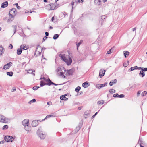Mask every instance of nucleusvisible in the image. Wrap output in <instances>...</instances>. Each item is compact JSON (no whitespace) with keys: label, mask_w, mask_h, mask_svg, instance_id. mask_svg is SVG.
Masks as SVG:
<instances>
[{"label":"nucleus","mask_w":147,"mask_h":147,"mask_svg":"<svg viewBox=\"0 0 147 147\" xmlns=\"http://www.w3.org/2000/svg\"><path fill=\"white\" fill-rule=\"evenodd\" d=\"M59 57L61 59L66 63L68 65H70L72 62V58L73 57L71 53H69L68 56L65 54H60Z\"/></svg>","instance_id":"obj_1"},{"label":"nucleus","mask_w":147,"mask_h":147,"mask_svg":"<svg viewBox=\"0 0 147 147\" xmlns=\"http://www.w3.org/2000/svg\"><path fill=\"white\" fill-rule=\"evenodd\" d=\"M17 13V11L15 8H12L10 11L9 13V17L8 21H12L13 19V17Z\"/></svg>","instance_id":"obj_2"},{"label":"nucleus","mask_w":147,"mask_h":147,"mask_svg":"<svg viewBox=\"0 0 147 147\" xmlns=\"http://www.w3.org/2000/svg\"><path fill=\"white\" fill-rule=\"evenodd\" d=\"M37 134L41 139H44L46 135L42 131L41 127H40L37 131Z\"/></svg>","instance_id":"obj_3"},{"label":"nucleus","mask_w":147,"mask_h":147,"mask_svg":"<svg viewBox=\"0 0 147 147\" xmlns=\"http://www.w3.org/2000/svg\"><path fill=\"white\" fill-rule=\"evenodd\" d=\"M4 140L6 142H11L13 140V138L10 136H6L4 137Z\"/></svg>","instance_id":"obj_4"},{"label":"nucleus","mask_w":147,"mask_h":147,"mask_svg":"<svg viewBox=\"0 0 147 147\" xmlns=\"http://www.w3.org/2000/svg\"><path fill=\"white\" fill-rule=\"evenodd\" d=\"M8 120L7 118H6L4 116L0 115V121L1 122L6 123L8 122Z\"/></svg>","instance_id":"obj_5"},{"label":"nucleus","mask_w":147,"mask_h":147,"mask_svg":"<svg viewBox=\"0 0 147 147\" xmlns=\"http://www.w3.org/2000/svg\"><path fill=\"white\" fill-rule=\"evenodd\" d=\"M12 63L11 62L8 63L7 64L5 65L3 67V69H9L10 66H11Z\"/></svg>","instance_id":"obj_6"},{"label":"nucleus","mask_w":147,"mask_h":147,"mask_svg":"<svg viewBox=\"0 0 147 147\" xmlns=\"http://www.w3.org/2000/svg\"><path fill=\"white\" fill-rule=\"evenodd\" d=\"M83 124V122H81L79 123L78 126H77L75 129L76 133L77 132L81 127Z\"/></svg>","instance_id":"obj_7"},{"label":"nucleus","mask_w":147,"mask_h":147,"mask_svg":"<svg viewBox=\"0 0 147 147\" xmlns=\"http://www.w3.org/2000/svg\"><path fill=\"white\" fill-rule=\"evenodd\" d=\"M107 83H105L103 84H98L96 85V87L98 89H100L102 87L107 86Z\"/></svg>","instance_id":"obj_8"},{"label":"nucleus","mask_w":147,"mask_h":147,"mask_svg":"<svg viewBox=\"0 0 147 147\" xmlns=\"http://www.w3.org/2000/svg\"><path fill=\"white\" fill-rule=\"evenodd\" d=\"M50 5V7L51 8V10H55L56 9L57 6L55 5V3H51L49 4Z\"/></svg>","instance_id":"obj_9"},{"label":"nucleus","mask_w":147,"mask_h":147,"mask_svg":"<svg viewBox=\"0 0 147 147\" xmlns=\"http://www.w3.org/2000/svg\"><path fill=\"white\" fill-rule=\"evenodd\" d=\"M22 124L24 127L27 126L29 124V120L28 119L24 120L22 122Z\"/></svg>","instance_id":"obj_10"},{"label":"nucleus","mask_w":147,"mask_h":147,"mask_svg":"<svg viewBox=\"0 0 147 147\" xmlns=\"http://www.w3.org/2000/svg\"><path fill=\"white\" fill-rule=\"evenodd\" d=\"M8 1H6L2 3L1 7L2 8H5L7 7L8 6Z\"/></svg>","instance_id":"obj_11"},{"label":"nucleus","mask_w":147,"mask_h":147,"mask_svg":"<svg viewBox=\"0 0 147 147\" xmlns=\"http://www.w3.org/2000/svg\"><path fill=\"white\" fill-rule=\"evenodd\" d=\"M105 72V70L101 69L100 71L99 76L100 77V78H102L104 76Z\"/></svg>","instance_id":"obj_12"},{"label":"nucleus","mask_w":147,"mask_h":147,"mask_svg":"<svg viewBox=\"0 0 147 147\" xmlns=\"http://www.w3.org/2000/svg\"><path fill=\"white\" fill-rule=\"evenodd\" d=\"M38 125V121L37 120L33 121L32 123V126L33 127H35Z\"/></svg>","instance_id":"obj_13"},{"label":"nucleus","mask_w":147,"mask_h":147,"mask_svg":"<svg viewBox=\"0 0 147 147\" xmlns=\"http://www.w3.org/2000/svg\"><path fill=\"white\" fill-rule=\"evenodd\" d=\"M66 96V94L61 96L60 97V99L61 100H64L65 101L67 100L68 98L65 97Z\"/></svg>","instance_id":"obj_14"},{"label":"nucleus","mask_w":147,"mask_h":147,"mask_svg":"<svg viewBox=\"0 0 147 147\" xmlns=\"http://www.w3.org/2000/svg\"><path fill=\"white\" fill-rule=\"evenodd\" d=\"M129 52L127 51H123V54L125 57L126 58L129 54Z\"/></svg>","instance_id":"obj_15"},{"label":"nucleus","mask_w":147,"mask_h":147,"mask_svg":"<svg viewBox=\"0 0 147 147\" xmlns=\"http://www.w3.org/2000/svg\"><path fill=\"white\" fill-rule=\"evenodd\" d=\"M20 48L23 50H26L28 49V47L24 45H22L20 46Z\"/></svg>","instance_id":"obj_16"},{"label":"nucleus","mask_w":147,"mask_h":147,"mask_svg":"<svg viewBox=\"0 0 147 147\" xmlns=\"http://www.w3.org/2000/svg\"><path fill=\"white\" fill-rule=\"evenodd\" d=\"M117 82V80L116 79H115L113 81L110 82L109 83V85L111 86L113 85V84H116Z\"/></svg>","instance_id":"obj_17"},{"label":"nucleus","mask_w":147,"mask_h":147,"mask_svg":"<svg viewBox=\"0 0 147 147\" xmlns=\"http://www.w3.org/2000/svg\"><path fill=\"white\" fill-rule=\"evenodd\" d=\"M45 81H46L47 85L50 86L51 85V82H52L50 80L49 78H48L47 79H46Z\"/></svg>","instance_id":"obj_18"},{"label":"nucleus","mask_w":147,"mask_h":147,"mask_svg":"<svg viewBox=\"0 0 147 147\" xmlns=\"http://www.w3.org/2000/svg\"><path fill=\"white\" fill-rule=\"evenodd\" d=\"M138 68V67L137 66H135L134 67H132L129 69V72L132 71L135 69H137V68Z\"/></svg>","instance_id":"obj_19"},{"label":"nucleus","mask_w":147,"mask_h":147,"mask_svg":"<svg viewBox=\"0 0 147 147\" xmlns=\"http://www.w3.org/2000/svg\"><path fill=\"white\" fill-rule=\"evenodd\" d=\"M145 73H144V71L142 70H141L140 71V72L139 74V76H140L143 77L145 76Z\"/></svg>","instance_id":"obj_20"},{"label":"nucleus","mask_w":147,"mask_h":147,"mask_svg":"<svg viewBox=\"0 0 147 147\" xmlns=\"http://www.w3.org/2000/svg\"><path fill=\"white\" fill-rule=\"evenodd\" d=\"M88 83L87 82H86L83 83L82 86L84 88H86L88 87Z\"/></svg>","instance_id":"obj_21"},{"label":"nucleus","mask_w":147,"mask_h":147,"mask_svg":"<svg viewBox=\"0 0 147 147\" xmlns=\"http://www.w3.org/2000/svg\"><path fill=\"white\" fill-rule=\"evenodd\" d=\"M50 5H49V4L46 5L45 6V9L49 11L51 10V7H50Z\"/></svg>","instance_id":"obj_22"},{"label":"nucleus","mask_w":147,"mask_h":147,"mask_svg":"<svg viewBox=\"0 0 147 147\" xmlns=\"http://www.w3.org/2000/svg\"><path fill=\"white\" fill-rule=\"evenodd\" d=\"M73 72V71L72 69H70L68 70L67 72V73L69 75H72Z\"/></svg>","instance_id":"obj_23"},{"label":"nucleus","mask_w":147,"mask_h":147,"mask_svg":"<svg viewBox=\"0 0 147 147\" xmlns=\"http://www.w3.org/2000/svg\"><path fill=\"white\" fill-rule=\"evenodd\" d=\"M22 49L20 48V49L19 48L17 50V53L18 55H20L21 54V53L22 52Z\"/></svg>","instance_id":"obj_24"},{"label":"nucleus","mask_w":147,"mask_h":147,"mask_svg":"<svg viewBox=\"0 0 147 147\" xmlns=\"http://www.w3.org/2000/svg\"><path fill=\"white\" fill-rule=\"evenodd\" d=\"M12 27L13 28V31L14 32L13 34H14L15 33L16 31L17 26L16 25H13L12 26Z\"/></svg>","instance_id":"obj_25"},{"label":"nucleus","mask_w":147,"mask_h":147,"mask_svg":"<svg viewBox=\"0 0 147 147\" xmlns=\"http://www.w3.org/2000/svg\"><path fill=\"white\" fill-rule=\"evenodd\" d=\"M95 3L96 5H100L101 1L100 0H95Z\"/></svg>","instance_id":"obj_26"},{"label":"nucleus","mask_w":147,"mask_h":147,"mask_svg":"<svg viewBox=\"0 0 147 147\" xmlns=\"http://www.w3.org/2000/svg\"><path fill=\"white\" fill-rule=\"evenodd\" d=\"M24 127L25 129L27 131H29L30 129V127L28 126V125Z\"/></svg>","instance_id":"obj_27"},{"label":"nucleus","mask_w":147,"mask_h":147,"mask_svg":"<svg viewBox=\"0 0 147 147\" xmlns=\"http://www.w3.org/2000/svg\"><path fill=\"white\" fill-rule=\"evenodd\" d=\"M7 74L10 76H12L13 74V73L12 71L7 72Z\"/></svg>","instance_id":"obj_28"},{"label":"nucleus","mask_w":147,"mask_h":147,"mask_svg":"<svg viewBox=\"0 0 147 147\" xmlns=\"http://www.w3.org/2000/svg\"><path fill=\"white\" fill-rule=\"evenodd\" d=\"M55 115H47L46 117L44 119H43L42 120V121H43L45 120V119L49 118L50 117H55Z\"/></svg>","instance_id":"obj_29"},{"label":"nucleus","mask_w":147,"mask_h":147,"mask_svg":"<svg viewBox=\"0 0 147 147\" xmlns=\"http://www.w3.org/2000/svg\"><path fill=\"white\" fill-rule=\"evenodd\" d=\"M59 37V35L58 34H55L54 35L53 38L54 40L57 39Z\"/></svg>","instance_id":"obj_30"},{"label":"nucleus","mask_w":147,"mask_h":147,"mask_svg":"<svg viewBox=\"0 0 147 147\" xmlns=\"http://www.w3.org/2000/svg\"><path fill=\"white\" fill-rule=\"evenodd\" d=\"M40 86H43L45 85H47V83H45L42 81H41L40 82Z\"/></svg>","instance_id":"obj_31"},{"label":"nucleus","mask_w":147,"mask_h":147,"mask_svg":"<svg viewBox=\"0 0 147 147\" xmlns=\"http://www.w3.org/2000/svg\"><path fill=\"white\" fill-rule=\"evenodd\" d=\"M3 50L4 49L2 47L0 46V55H2Z\"/></svg>","instance_id":"obj_32"},{"label":"nucleus","mask_w":147,"mask_h":147,"mask_svg":"<svg viewBox=\"0 0 147 147\" xmlns=\"http://www.w3.org/2000/svg\"><path fill=\"white\" fill-rule=\"evenodd\" d=\"M81 89V87L80 86H78L76 87L75 89V91L77 92H78Z\"/></svg>","instance_id":"obj_33"},{"label":"nucleus","mask_w":147,"mask_h":147,"mask_svg":"<svg viewBox=\"0 0 147 147\" xmlns=\"http://www.w3.org/2000/svg\"><path fill=\"white\" fill-rule=\"evenodd\" d=\"M104 103V101L103 100H101L100 101H98L97 102V104L98 105L103 104Z\"/></svg>","instance_id":"obj_34"},{"label":"nucleus","mask_w":147,"mask_h":147,"mask_svg":"<svg viewBox=\"0 0 147 147\" xmlns=\"http://www.w3.org/2000/svg\"><path fill=\"white\" fill-rule=\"evenodd\" d=\"M82 42V40H81L79 42H78L77 44H76L77 49H78V48L79 47L80 45L81 44Z\"/></svg>","instance_id":"obj_35"},{"label":"nucleus","mask_w":147,"mask_h":147,"mask_svg":"<svg viewBox=\"0 0 147 147\" xmlns=\"http://www.w3.org/2000/svg\"><path fill=\"white\" fill-rule=\"evenodd\" d=\"M129 61H128L127 62L124 63H123V66L125 67H126L129 65Z\"/></svg>","instance_id":"obj_36"},{"label":"nucleus","mask_w":147,"mask_h":147,"mask_svg":"<svg viewBox=\"0 0 147 147\" xmlns=\"http://www.w3.org/2000/svg\"><path fill=\"white\" fill-rule=\"evenodd\" d=\"M109 91L110 93H114L115 92V90L112 89L110 90Z\"/></svg>","instance_id":"obj_37"},{"label":"nucleus","mask_w":147,"mask_h":147,"mask_svg":"<svg viewBox=\"0 0 147 147\" xmlns=\"http://www.w3.org/2000/svg\"><path fill=\"white\" fill-rule=\"evenodd\" d=\"M33 72V70L32 69H29L28 70V73L29 74H32L34 76L35 74L34 72V73H32Z\"/></svg>","instance_id":"obj_38"},{"label":"nucleus","mask_w":147,"mask_h":147,"mask_svg":"<svg viewBox=\"0 0 147 147\" xmlns=\"http://www.w3.org/2000/svg\"><path fill=\"white\" fill-rule=\"evenodd\" d=\"M8 128V126L7 125H5L3 127V130H5L6 129H7Z\"/></svg>","instance_id":"obj_39"},{"label":"nucleus","mask_w":147,"mask_h":147,"mask_svg":"<svg viewBox=\"0 0 147 147\" xmlns=\"http://www.w3.org/2000/svg\"><path fill=\"white\" fill-rule=\"evenodd\" d=\"M36 101V100L35 99H33L32 100H31L29 102V104H31L32 102H35Z\"/></svg>","instance_id":"obj_40"},{"label":"nucleus","mask_w":147,"mask_h":147,"mask_svg":"<svg viewBox=\"0 0 147 147\" xmlns=\"http://www.w3.org/2000/svg\"><path fill=\"white\" fill-rule=\"evenodd\" d=\"M147 94V92L146 91H144L142 93V96H144Z\"/></svg>","instance_id":"obj_41"},{"label":"nucleus","mask_w":147,"mask_h":147,"mask_svg":"<svg viewBox=\"0 0 147 147\" xmlns=\"http://www.w3.org/2000/svg\"><path fill=\"white\" fill-rule=\"evenodd\" d=\"M39 86H34L33 87V89L34 90H37L39 88Z\"/></svg>","instance_id":"obj_42"},{"label":"nucleus","mask_w":147,"mask_h":147,"mask_svg":"<svg viewBox=\"0 0 147 147\" xmlns=\"http://www.w3.org/2000/svg\"><path fill=\"white\" fill-rule=\"evenodd\" d=\"M125 96V95L124 94H121L120 95H119L118 96V97L120 98H123Z\"/></svg>","instance_id":"obj_43"},{"label":"nucleus","mask_w":147,"mask_h":147,"mask_svg":"<svg viewBox=\"0 0 147 147\" xmlns=\"http://www.w3.org/2000/svg\"><path fill=\"white\" fill-rule=\"evenodd\" d=\"M119 96V95L118 94L116 93L115 94H113V96L114 97H118V96Z\"/></svg>","instance_id":"obj_44"},{"label":"nucleus","mask_w":147,"mask_h":147,"mask_svg":"<svg viewBox=\"0 0 147 147\" xmlns=\"http://www.w3.org/2000/svg\"><path fill=\"white\" fill-rule=\"evenodd\" d=\"M142 71H147V68H143L142 69Z\"/></svg>","instance_id":"obj_45"},{"label":"nucleus","mask_w":147,"mask_h":147,"mask_svg":"<svg viewBox=\"0 0 147 147\" xmlns=\"http://www.w3.org/2000/svg\"><path fill=\"white\" fill-rule=\"evenodd\" d=\"M106 18V16H105V15L102 16H101V18L102 19L101 20H102L103 19H105Z\"/></svg>","instance_id":"obj_46"},{"label":"nucleus","mask_w":147,"mask_h":147,"mask_svg":"<svg viewBox=\"0 0 147 147\" xmlns=\"http://www.w3.org/2000/svg\"><path fill=\"white\" fill-rule=\"evenodd\" d=\"M51 82V84H53V85H54L55 86H57V85H61L62 84H56L54 83L53 82Z\"/></svg>","instance_id":"obj_47"},{"label":"nucleus","mask_w":147,"mask_h":147,"mask_svg":"<svg viewBox=\"0 0 147 147\" xmlns=\"http://www.w3.org/2000/svg\"><path fill=\"white\" fill-rule=\"evenodd\" d=\"M32 12H35V11H31V10H30V11L29 12V11H27V10H26V11H25V13H28L29 12H30V13H32Z\"/></svg>","instance_id":"obj_48"},{"label":"nucleus","mask_w":147,"mask_h":147,"mask_svg":"<svg viewBox=\"0 0 147 147\" xmlns=\"http://www.w3.org/2000/svg\"><path fill=\"white\" fill-rule=\"evenodd\" d=\"M73 1L74 3H75V5H76L78 2V0H73Z\"/></svg>","instance_id":"obj_49"},{"label":"nucleus","mask_w":147,"mask_h":147,"mask_svg":"<svg viewBox=\"0 0 147 147\" xmlns=\"http://www.w3.org/2000/svg\"><path fill=\"white\" fill-rule=\"evenodd\" d=\"M71 5L72 6V9L73 8V6L75 5V3H74V2L72 1L71 3Z\"/></svg>","instance_id":"obj_50"},{"label":"nucleus","mask_w":147,"mask_h":147,"mask_svg":"<svg viewBox=\"0 0 147 147\" xmlns=\"http://www.w3.org/2000/svg\"><path fill=\"white\" fill-rule=\"evenodd\" d=\"M111 49H110L109 51H108L107 52V53L108 54H110L112 53V52L111 51Z\"/></svg>","instance_id":"obj_51"},{"label":"nucleus","mask_w":147,"mask_h":147,"mask_svg":"<svg viewBox=\"0 0 147 147\" xmlns=\"http://www.w3.org/2000/svg\"><path fill=\"white\" fill-rule=\"evenodd\" d=\"M13 45L11 44H10V45L9 47V48H10L11 49H12L13 48Z\"/></svg>","instance_id":"obj_52"},{"label":"nucleus","mask_w":147,"mask_h":147,"mask_svg":"<svg viewBox=\"0 0 147 147\" xmlns=\"http://www.w3.org/2000/svg\"><path fill=\"white\" fill-rule=\"evenodd\" d=\"M83 2V0H78V2L80 3H82Z\"/></svg>","instance_id":"obj_53"},{"label":"nucleus","mask_w":147,"mask_h":147,"mask_svg":"<svg viewBox=\"0 0 147 147\" xmlns=\"http://www.w3.org/2000/svg\"><path fill=\"white\" fill-rule=\"evenodd\" d=\"M47 104L48 105H51L52 103L51 102H47Z\"/></svg>","instance_id":"obj_54"},{"label":"nucleus","mask_w":147,"mask_h":147,"mask_svg":"<svg viewBox=\"0 0 147 147\" xmlns=\"http://www.w3.org/2000/svg\"><path fill=\"white\" fill-rule=\"evenodd\" d=\"M100 22H101V26H102L103 25V21L102 20H100Z\"/></svg>","instance_id":"obj_55"},{"label":"nucleus","mask_w":147,"mask_h":147,"mask_svg":"<svg viewBox=\"0 0 147 147\" xmlns=\"http://www.w3.org/2000/svg\"><path fill=\"white\" fill-rule=\"evenodd\" d=\"M46 36L47 37L49 36V33L47 32H46L45 33Z\"/></svg>","instance_id":"obj_56"},{"label":"nucleus","mask_w":147,"mask_h":147,"mask_svg":"<svg viewBox=\"0 0 147 147\" xmlns=\"http://www.w3.org/2000/svg\"><path fill=\"white\" fill-rule=\"evenodd\" d=\"M4 143V140H2L0 142V144H3Z\"/></svg>","instance_id":"obj_57"},{"label":"nucleus","mask_w":147,"mask_h":147,"mask_svg":"<svg viewBox=\"0 0 147 147\" xmlns=\"http://www.w3.org/2000/svg\"><path fill=\"white\" fill-rule=\"evenodd\" d=\"M143 68V67H138L137 68V69H138V70H142V69Z\"/></svg>","instance_id":"obj_58"},{"label":"nucleus","mask_w":147,"mask_h":147,"mask_svg":"<svg viewBox=\"0 0 147 147\" xmlns=\"http://www.w3.org/2000/svg\"><path fill=\"white\" fill-rule=\"evenodd\" d=\"M47 38V36H44L43 38V41H44L46 40Z\"/></svg>","instance_id":"obj_59"},{"label":"nucleus","mask_w":147,"mask_h":147,"mask_svg":"<svg viewBox=\"0 0 147 147\" xmlns=\"http://www.w3.org/2000/svg\"><path fill=\"white\" fill-rule=\"evenodd\" d=\"M16 90V88H13L11 90V91L12 92H13L15 91Z\"/></svg>","instance_id":"obj_60"},{"label":"nucleus","mask_w":147,"mask_h":147,"mask_svg":"<svg viewBox=\"0 0 147 147\" xmlns=\"http://www.w3.org/2000/svg\"><path fill=\"white\" fill-rule=\"evenodd\" d=\"M87 112H85L84 113V117H85V118H86V117L85 116V115H87Z\"/></svg>","instance_id":"obj_61"},{"label":"nucleus","mask_w":147,"mask_h":147,"mask_svg":"<svg viewBox=\"0 0 147 147\" xmlns=\"http://www.w3.org/2000/svg\"><path fill=\"white\" fill-rule=\"evenodd\" d=\"M55 5H56L57 6V7H56V9L58 7H59V4H58L57 3H56V4H55Z\"/></svg>","instance_id":"obj_62"},{"label":"nucleus","mask_w":147,"mask_h":147,"mask_svg":"<svg viewBox=\"0 0 147 147\" xmlns=\"http://www.w3.org/2000/svg\"><path fill=\"white\" fill-rule=\"evenodd\" d=\"M17 8L18 9H20L21 8L18 5H17Z\"/></svg>","instance_id":"obj_63"},{"label":"nucleus","mask_w":147,"mask_h":147,"mask_svg":"<svg viewBox=\"0 0 147 147\" xmlns=\"http://www.w3.org/2000/svg\"><path fill=\"white\" fill-rule=\"evenodd\" d=\"M140 142V143H142V141L140 138L139 139V140L138 143H139Z\"/></svg>","instance_id":"obj_64"}]
</instances>
